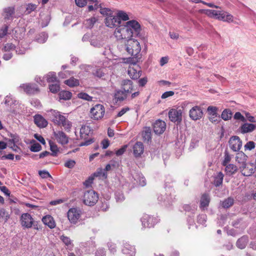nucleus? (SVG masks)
I'll list each match as a JSON object with an SVG mask.
<instances>
[{"mask_svg":"<svg viewBox=\"0 0 256 256\" xmlns=\"http://www.w3.org/2000/svg\"><path fill=\"white\" fill-rule=\"evenodd\" d=\"M208 12V16L210 18L229 23L234 22L233 16L226 12L210 10Z\"/></svg>","mask_w":256,"mask_h":256,"instance_id":"nucleus-1","label":"nucleus"},{"mask_svg":"<svg viewBox=\"0 0 256 256\" xmlns=\"http://www.w3.org/2000/svg\"><path fill=\"white\" fill-rule=\"evenodd\" d=\"M133 31H130L124 26H120L116 28L114 32V36L117 40H125L128 42L132 36Z\"/></svg>","mask_w":256,"mask_h":256,"instance_id":"nucleus-2","label":"nucleus"},{"mask_svg":"<svg viewBox=\"0 0 256 256\" xmlns=\"http://www.w3.org/2000/svg\"><path fill=\"white\" fill-rule=\"evenodd\" d=\"M126 50L132 56L138 55L141 50L140 42L134 38L128 39L126 44Z\"/></svg>","mask_w":256,"mask_h":256,"instance_id":"nucleus-3","label":"nucleus"},{"mask_svg":"<svg viewBox=\"0 0 256 256\" xmlns=\"http://www.w3.org/2000/svg\"><path fill=\"white\" fill-rule=\"evenodd\" d=\"M52 120L56 124L60 125L62 124L65 128L68 129L70 128L72 125L70 122L66 120L65 116L61 115L60 112L51 110Z\"/></svg>","mask_w":256,"mask_h":256,"instance_id":"nucleus-4","label":"nucleus"},{"mask_svg":"<svg viewBox=\"0 0 256 256\" xmlns=\"http://www.w3.org/2000/svg\"><path fill=\"white\" fill-rule=\"evenodd\" d=\"M90 114L94 120H101L104 116L105 108L101 104H96L90 108Z\"/></svg>","mask_w":256,"mask_h":256,"instance_id":"nucleus-5","label":"nucleus"},{"mask_svg":"<svg viewBox=\"0 0 256 256\" xmlns=\"http://www.w3.org/2000/svg\"><path fill=\"white\" fill-rule=\"evenodd\" d=\"M98 194L93 190H89L84 193V203L88 206H94L98 201Z\"/></svg>","mask_w":256,"mask_h":256,"instance_id":"nucleus-6","label":"nucleus"},{"mask_svg":"<svg viewBox=\"0 0 256 256\" xmlns=\"http://www.w3.org/2000/svg\"><path fill=\"white\" fill-rule=\"evenodd\" d=\"M90 132V128L88 126H82L80 131V139L84 141L79 144L80 146H88L92 144L94 141L92 138H88L89 134Z\"/></svg>","mask_w":256,"mask_h":256,"instance_id":"nucleus-7","label":"nucleus"},{"mask_svg":"<svg viewBox=\"0 0 256 256\" xmlns=\"http://www.w3.org/2000/svg\"><path fill=\"white\" fill-rule=\"evenodd\" d=\"M183 110L182 108H172L168 112V118L170 120L177 124L181 123L182 119Z\"/></svg>","mask_w":256,"mask_h":256,"instance_id":"nucleus-8","label":"nucleus"},{"mask_svg":"<svg viewBox=\"0 0 256 256\" xmlns=\"http://www.w3.org/2000/svg\"><path fill=\"white\" fill-rule=\"evenodd\" d=\"M81 215V210L80 209L74 208H70L67 212V216L69 221L74 224L77 223L80 219Z\"/></svg>","mask_w":256,"mask_h":256,"instance_id":"nucleus-9","label":"nucleus"},{"mask_svg":"<svg viewBox=\"0 0 256 256\" xmlns=\"http://www.w3.org/2000/svg\"><path fill=\"white\" fill-rule=\"evenodd\" d=\"M229 146L234 152H238L242 146V142L238 136H233L229 140Z\"/></svg>","mask_w":256,"mask_h":256,"instance_id":"nucleus-10","label":"nucleus"},{"mask_svg":"<svg viewBox=\"0 0 256 256\" xmlns=\"http://www.w3.org/2000/svg\"><path fill=\"white\" fill-rule=\"evenodd\" d=\"M140 68L138 64L130 65L128 70V74L134 80H136L140 77Z\"/></svg>","mask_w":256,"mask_h":256,"instance_id":"nucleus-11","label":"nucleus"},{"mask_svg":"<svg viewBox=\"0 0 256 256\" xmlns=\"http://www.w3.org/2000/svg\"><path fill=\"white\" fill-rule=\"evenodd\" d=\"M20 222L22 226L28 228L32 227L34 220L30 214L25 213L22 214Z\"/></svg>","mask_w":256,"mask_h":256,"instance_id":"nucleus-12","label":"nucleus"},{"mask_svg":"<svg viewBox=\"0 0 256 256\" xmlns=\"http://www.w3.org/2000/svg\"><path fill=\"white\" fill-rule=\"evenodd\" d=\"M240 169L242 175L246 176H251L256 170V168L252 164H246L240 166Z\"/></svg>","mask_w":256,"mask_h":256,"instance_id":"nucleus-13","label":"nucleus"},{"mask_svg":"<svg viewBox=\"0 0 256 256\" xmlns=\"http://www.w3.org/2000/svg\"><path fill=\"white\" fill-rule=\"evenodd\" d=\"M20 88L28 94H32L39 92L38 87L35 84H23L20 86Z\"/></svg>","mask_w":256,"mask_h":256,"instance_id":"nucleus-14","label":"nucleus"},{"mask_svg":"<svg viewBox=\"0 0 256 256\" xmlns=\"http://www.w3.org/2000/svg\"><path fill=\"white\" fill-rule=\"evenodd\" d=\"M166 129V123L161 120H156L153 124L154 132L156 134H162Z\"/></svg>","mask_w":256,"mask_h":256,"instance_id":"nucleus-15","label":"nucleus"},{"mask_svg":"<svg viewBox=\"0 0 256 256\" xmlns=\"http://www.w3.org/2000/svg\"><path fill=\"white\" fill-rule=\"evenodd\" d=\"M104 22L106 26L110 28H114L120 24V20L114 14L106 17Z\"/></svg>","mask_w":256,"mask_h":256,"instance_id":"nucleus-16","label":"nucleus"},{"mask_svg":"<svg viewBox=\"0 0 256 256\" xmlns=\"http://www.w3.org/2000/svg\"><path fill=\"white\" fill-rule=\"evenodd\" d=\"M190 117L194 120H200L203 115L201 108L198 106L192 108L189 112Z\"/></svg>","mask_w":256,"mask_h":256,"instance_id":"nucleus-17","label":"nucleus"},{"mask_svg":"<svg viewBox=\"0 0 256 256\" xmlns=\"http://www.w3.org/2000/svg\"><path fill=\"white\" fill-rule=\"evenodd\" d=\"M142 226L145 228H151L154 226L156 222V218L148 214H145L142 218Z\"/></svg>","mask_w":256,"mask_h":256,"instance_id":"nucleus-18","label":"nucleus"},{"mask_svg":"<svg viewBox=\"0 0 256 256\" xmlns=\"http://www.w3.org/2000/svg\"><path fill=\"white\" fill-rule=\"evenodd\" d=\"M130 31L134 30L136 32H139L140 30V26L136 20H131L127 22L124 24Z\"/></svg>","mask_w":256,"mask_h":256,"instance_id":"nucleus-19","label":"nucleus"},{"mask_svg":"<svg viewBox=\"0 0 256 256\" xmlns=\"http://www.w3.org/2000/svg\"><path fill=\"white\" fill-rule=\"evenodd\" d=\"M54 135L56 140L62 144H66L68 143V138L63 132L59 131L54 132Z\"/></svg>","mask_w":256,"mask_h":256,"instance_id":"nucleus-20","label":"nucleus"},{"mask_svg":"<svg viewBox=\"0 0 256 256\" xmlns=\"http://www.w3.org/2000/svg\"><path fill=\"white\" fill-rule=\"evenodd\" d=\"M123 92L126 94L131 93L133 90L132 82L129 80H123L122 82Z\"/></svg>","mask_w":256,"mask_h":256,"instance_id":"nucleus-21","label":"nucleus"},{"mask_svg":"<svg viewBox=\"0 0 256 256\" xmlns=\"http://www.w3.org/2000/svg\"><path fill=\"white\" fill-rule=\"evenodd\" d=\"M144 145L141 142H137L133 146L134 154L135 157H139L143 154Z\"/></svg>","mask_w":256,"mask_h":256,"instance_id":"nucleus-22","label":"nucleus"},{"mask_svg":"<svg viewBox=\"0 0 256 256\" xmlns=\"http://www.w3.org/2000/svg\"><path fill=\"white\" fill-rule=\"evenodd\" d=\"M256 128V124L244 123L240 127V131L242 134L250 132Z\"/></svg>","mask_w":256,"mask_h":256,"instance_id":"nucleus-23","label":"nucleus"},{"mask_svg":"<svg viewBox=\"0 0 256 256\" xmlns=\"http://www.w3.org/2000/svg\"><path fill=\"white\" fill-rule=\"evenodd\" d=\"M43 223L48 226L50 228H53L56 226V222L54 218L50 215H47L42 218Z\"/></svg>","mask_w":256,"mask_h":256,"instance_id":"nucleus-24","label":"nucleus"},{"mask_svg":"<svg viewBox=\"0 0 256 256\" xmlns=\"http://www.w3.org/2000/svg\"><path fill=\"white\" fill-rule=\"evenodd\" d=\"M34 123L40 128H44L47 126V121L41 116L37 115L34 118Z\"/></svg>","mask_w":256,"mask_h":256,"instance_id":"nucleus-25","label":"nucleus"},{"mask_svg":"<svg viewBox=\"0 0 256 256\" xmlns=\"http://www.w3.org/2000/svg\"><path fill=\"white\" fill-rule=\"evenodd\" d=\"M14 8L12 7H8L4 9L2 16L4 20H10L14 14Z\"/></svg>","mask_w":256,"mask_h":256,"instance_id":"nucleus-26","label":"nucleus"},{"mask_svg":"<svg viewBox=\"0 0 256 256\" xmlns=\"http://www.w3.org/2000/svg\"><path fill=\"white\" fill-rule=\"evenodd\" d=\"M246 158L247 156L242 152H239L236 154V160L241 164L240 166H242L246 164Z\"/></svg>","mask_w":256,"mask_h":256,"instance_id":"nucleus-27","label":"nucleus"},{"mask_svg":"<svg viewBox=\"0 0 256 256\" xmlns=\"http://www.w3.org/2000/svg\"><path fill=\"white\" fill-rule=\"evenodd\" d=\"M210 198L208 194H204L202 195L200 199V208H204L207 207L210 203Z\"/></svg>","mask_w":256,"mask_h":256,"instance_id":"nucleus-28","label":"nucleus"},{"mask_svg":"<svg viewBox=\"0 0 256 256\" xmlns=\"http://www.w3.org/2000/svg\"><path fill=\"white\" fill-rule=\"evenodd\" d=\"M115 14L120 21H126L130 19L128 14L123 10H117Z\"/></svg>","mask_w":256,"mask_h":256,"instance_id":"nucleus-29","label":"nucleus"},{"mask_svg":"<svg viewBox=\"0 0 256 256\" xmlns=\"http://www.w3.org/2000/svg\"><path fill=\"white\" fill-rule=\"evenodd\" d=\"M248 242V238L246 236H244L239 238L236 242V246L240 249L244 248Z\"/></svg>","mask_w":256,"mask_h":256,"instance_id":"nucleus-30","label":"nucleus"},{"mask_svg":"<svg viewBox=\"0 0 256 256\" xmlns=\"http://www.w3.org/2000/svg\"><path fill=\"white\" fill-rule=\"evenodd\" d=\"M64 83L70 87L76 86L80 84L79 80L74 77H71L70 78L66 80Z\"/></svg>","mask_w":256,"mask_h":256,"instance_id":"nucleus-31","label":"nucleus"},{"mask_svg":"<svg viewBox=\"0 0 256 256\" xmlns=\"http://www.w3.org/2000/svg\"><path fill=\"white\" fill-rule=\"evenodd\" d=\"M225 166V171L226 174L228 175L234 174L238 170L237 166L233 164H229Z\"/></svg>","mask_w":256,"mask_h":256,"instance_id":"nucleus-32","label":"nucleus"},{"mask_svg":"<svg viewBox=\"0 0 256 256\" xmlns=\"http://www.w3.org/2000/svg\"><path fill=\"white\" fill-rule=\"evenodd\" d=\"M122 252L125 254H130L132 256L135 252V248L134 246L126 244L124 248L122 250Z\"/></svg>","mask_w":256,"mask_h":256,"instance_id":"nucleus-33","label":"nucleus"},{"mask_svg":"<svg viewBox=\"0 0 256 256\" xmlns=\"http://www.w3.org/2000/svg\"><path fill=\"white\" fill-rule=\"evenodd\" d=\"M224 176L222 172H219L217 176L214 177V184L216 186H218L222 184Z\"/></svg>","mask_w":256,"mask_h":256,"instance_id":"nucleus-34","label":"nucleus"},{"mask_svg":"<svg viewBox=\"0 0 256 256\" xmlns=\"http://www.w3.org/2000/svg\"><path fill=\"white\" fill-rule=\"evenodd\" d=\"M58 96L60 99L66 100L71 98L72 94L68 91L62 90L59 93Z\"/></svg>","mask_w":256,"mask_h":256,"instance_id":"nucleus-35","label":"nucleus"},{"mask_svg":"<svg viewBox=\"0 0 256 256\" xmlns=\"http://www.w3.org/2000/svg\"><path fill=\"white\" fill-rule=\"evenodd\" d=\"M97 21V19L95 17H92L86 20L84 22V24L86 28H91L93 27L94 24Z\"/></svg>","mask_w":256,"mask_h":256,"instance_id":"nucleus-36","label":"nucleus"},{"mask_svg":"<svg viewBox=\"0 0 256 256\" xmlns=\"http://www.w3.org/2000/svg\"><path fill=\"white\" fill-rule=\"evenodd\" d=\"M49 144L50 146V150L52 152L51 155L54 156H56L59 152V149L57 145L51 140L49 142Z\"/></svg>","mask_w":256,"mask_h":256,"instance_id":"nucleus-37","label":"nucleus"},{"mask_svg":"<svg viewBox=\"0 0 256 256\" xmlns=\"http://www.w3.org/2000/svg\"><path fill=\"white\" fill-rule=\"evenodd\" d=\"M46 80L48 82H57L56 74L54 72H50L46 76Z\"/></svg>","mask_w":256,"mask_h":256,"instance_id":"nucleus-38","label":"nucleus"},{"mask_svg":"<svg viewBox=\"0 0 256 256\" xmlns=\"http://www.w3.org/2000/svg\"><path fill=\"white\" fill-rule=\"evenodd\" d=\"M10 217V214L5 209L3 208H0V219H2L4 222H6Z\"/></svg>","mask_w":256,"mask_h":256,"instance_id":"nucleus-39","label":"nucleus"},{"mask_svg":"<svg viewBox=\"0 0 256 256\" xmlns=\"http://www.w3.org/2000/svg\"><path fill=\"white\" fill-rule=\"evenodd\" d=\"M127 94L122 90L117 91L115 94V98L118 101H122L126 98Z\"/></svg>","mask_w":256,"mask_h":256,"instance_id":"nucleus-40","label":"nucleus"},{"mask_svg":"<svg viewBox=\"0 0 256 256\" xmlns=\"http://www.w3.org/2000/svg\"><path fill=\"white\" fill-rule=\"evenodd\" d=\"M234 202V199L230 197L224 200L222 202V205L224 208H229L233 205Z\"/></svg>","mask_w":256,"mask_h":256,"instance_id":"nucleus-41","label":"nucleus"},{"mask_svg":"<svg viewBox=\"0 0 256 256\" xmlns=\"http://www.w3.org/2000/svg\"><path fill=\"white\" fill-rule=\"evenodd\" d=\"M222 118L224 120H228L231 118L232 112L229 110H224L222 114Z\"/></svg>","mask_w":256,"mask_h":256,"instance_id":"nucleus-42","label":"nucleus"},{"mask_svg":"<svg viewBox=\"0 0 256 256\" xmlns=\"http://www.w3.org/2000/svg\"><path fill=\"white\" fill-rule=\"evenodd\" d=\"M99 8H100V12L102 14L106 16V17L109 16L114 14L112 10L108 8H102L101 6Z\"/></svg>","mask_w":256,"mask_h":256,"instance_id":"nucleus-43","label":"nucleus"},{"mask_svg":"<svg viewBox=\"0 0 256 256\" xmlns=\"http://www.w3.org/2000/svg\"><path fill=\"white\" fill-rule=\"evenodd\" d=\"M96 2H89L90 4H92L88 6L89 12L97 10L100 7V4L99 3V2L98 0H96Z\"/></svg>","mask_w":256,"mask_h":256,"instance_id":"nucleus-44","label":"nucleus"},{"mask_svg":"<svg viewBox=\"0 0 256 256\" xmlns=\"http://www.w3.org/2000/svg\"><path fill=\"white\" fill-rule=\"evenodd\" d=\"M140 58L139 55L134 56L133 58H127L126 62L130 64V65L137 64V62L140 60Z\"/></svg>","mask_w":256,"mask_h":256,"instance_id":"nucleus-45","label":"nucleus"},{"mask_svg":"<svg viewBox=\"0 0 256 256\" xmlns=\"http://www.w3.org/2000/svg\"><path fill=\"white\" fill-rule=\"evenodd\" d=\"M91 45L96 48H100L102 46L104 42L100 39H92L90 41Z\"/></svg>","mask_w":256,"mask_h":256,"instance_id":"nucleus-46","label":"nucleus"},{"mask_svg":"<svg viewBox=\"0 0 256 256\" xmlns=\"http://www.w3.org/2000/svg\"><path fill=\"white\" fill-rule=\"evenodd\" d=\"M78 98L82 99L84 100H86L87 101H92V97L89 96L88 94L85 92H80L78 94Z\"/></svg>","mask_w":256,"mask_h":256,"instance_id":"nucleus-47","label":"nucleus"},{"mask_svg":"<svg viewBox=\"0 0 256 256\" xmlns=\"http://www.w3.org/2000/svg\"><path fill=\"white\" fill-rule=\"evenodd\" d=\"M96 2V0H75L76 4L79 7L85 6L88 2Z\"/></svg>","mask_w":256,"mask_h":256,"instance_id":"nucleus-48","label":"nucleus"},{"mask_svg":"<svg viewBox=\"0 0 256 256\" xmlns=\"http://www.w3.org/2000/svg\"><path fill=\"white\" fill-rule=\"evenodd\" d=\"M142 136L145 140L148 141L151 139V130L150 128H146L142 134Z\"/></svg>","mask_w":256,"mask_h":256,"instance_id":"nucleus-49","label":"nucleus"},{"mask_svg":"<svg viewBox=\"0 0 256 256\" xmlns=\"http://www.w3.org/2000/svg\"><path fill=\"white\" fill-rule=\"evenodd\" d=\"M49 88L52 92L56 93L60 90V84H50L49 86Z\"/></svg>","mask_w":256,"mask_h":256,"instance_id":"nucleus-50","label":"nucleus"},{"mask_svg":"<svg viewBox=\"0 0 256 256\" xmlns=\"http://www.w3.org/2000/svg\"><path fill=\"white\" fill-rule=\"evenodd\" d=\"M256 144L253 141L248 142L244 146L245 150H251L254 148Z\"/></svg>","mask_w":256,"mask_h":256,"instance_id":"nucleus-51","label":"nucleus"},{"mask_svg":"<svg viewBox=\"0 0 256 256\" xmlns=\"http://www.w3.org/2000/svg\"><path fill=\"white\" fill-rule=\"evenodd\" d=\"M231 158V156L228 154V152L227 151H225L224 160L222 162V165L224 166H226L228 164L230 161Z\"/></svg>","mask_w":256,"mask_h":256,"instance_id":"nucleus-52","label":"nucleus"},{"mask_svg":"<svg viewBox=\"0 0 256 256\" xmlns=\"http://www.w3.org/2000/svg\"><path fill=\"white\" fill-rule=\"evenodd\" d=\"M48 34L44 32L40 34L39 37L38 38L37 40L40 43H44L46 42L48 38Z\"/></svg>","mask_w":256,"mask_h":256,"instance_id":"nucleus-53","label":"nucleus"},{"mask_svg":"<svg viewBox=\"0 0 256 256\" xmlns=\"http://www.w3.org/2000/svg\"><path fill=\"white\" fill-rule=\"evenodd\" d=\"M42 146L39 144L35 143L31 146L30 150L32 152H38L40 150Z\"/></svg>","mask_w":256,"mask_h":256,"instance_id":"nucleus-54","label":"nucleus"},{"mask_svg":"<svg viewBox=\"0 0 256 256\" xmlns=\"http://www.w3.org/2000/svg\"><path fill=\"white\" fill-rule=\"evenodd\" d=\"M15 46L12 44H7L2 48L4 52H10L11 50H14Z\"/></svg>","mask_w":256,"mask_h":256,"instance_id":"nucleus-55","label":"nucleus"},{"mask_svg":"<svg viewBox=\"0 0 256 256\" xmlns=\"http://www.w3.org/2000/svg\"><path fill=\"white\" fill-rule=\"evenodd\" d=\"M60 240L68 246L71 245L72 242L70 239L67 236H60Z\"/></svg>","mask_w":256,"mask_h":256,"instance_id":"nucleus-56","label":"nucleus"},{"mask_svg":"<svg viewBox=\"0 0 256 256\" xmlns=\"http://www.w3.org/2000/svg\"><path fill=\"white\" fill-rule=\"evenodd\" d=\"M38 174L42 178H52L50 174L46 170H40L38 172Z\"/></svg>","mask_w":256,"mask_h":256,"instance_id":"nucleus-57","label":"nucleus"},{"mask_svg":"<svg viewBox=\"0 0 256 256\" xmlns=\"http://www.w3.org/2000/svg\"><path fill=\"white\" fill-rule=\"evenodd\" d=\"M76 164V162L74 160H67L64 166L69 168H73Z\"/></svg>","mask_w":256,"mask_h":256,"instance_id":"nucleus-58","label":"nucleus"},{"mask_svg":"<svg viewBox=\"0 0 256 256\" xmlns=\"http://www.w3.org/2000/svg\"><path fill=\"white\" fill-rule=\"evenodd\" d=\"M94 74L99 78H101L104 76V72L103 71V70L99 68L96 70L94 72Z\"/></svg>","mask_w":256,"mask_h":256,"instance_id":"nucleus-59","label":"nucleus"},{"mask_svg":"<svg viewBox=\"0 0 256 256\" xmlns=\"http://www.w3.org/2000/svg\"><path fill=\"white\" fill-rule=\"evenodd\" d=\"M206 216L205 214L199 215L198 217V222L202 224H204L206 222Z\"/></svg>","mask_w":256,"mask_h":256,"instance_id":"nucleus-60","label":"nucleus"},{"mask_svg":"<svg viewBox=\"0 0 256 256\" xmlns=\"http://www.w3.org/2000/svg\"><path fill=\"white\" fill-rule=\"evenodd\" d=\"M74 74L73 72L65 71L64 72H60L58 74L59 76L62 78H65L67 77V75L70 76Z\"/></svg>","mask_w":256,"mask_h":256,"instance_id":"nucleus-61","label":"nucleus"},{"mask_svg":"<svg viewBox=\"0 0 256 256\" xmlns=\"http://www.w3.org/2000/svg\"><path fill=\"white\" fill-rule=\"evenodd\" d=\"M234 118L236 120H239L242 122L246 121L245 118L240 112H236L234 115Z\"/></svg>","mask_w":256,"mask_h":256,"instance_id":"nucleus-62","label":"nucleus"},{"mask_svg":"<svg viewBox=\"0 0 256 256\" xmlns=\"http://www.w3.org/2000/svg\"><path fill=\"white\" fill-rule=\"evenodd\" d=\"M218 108L213 106H210L208 108V111L210 115L216 114Z\"/></svg>","mask_w":256,"mask_h":256,"instance_id":"nucleus-63","label":"nucleus"},{"mask_svg":"<svg viewBox=\"0 0 256 256\" xmlns=\"http://www.w3.org/2000/svg\"><path fill=\"white\" fill-rule=\"evenodd\" d=\"M106 251L104 248H98L96 252V256H106Z\"/></svg>","mask_w":256,"mask_h":256,"instance_id":"nucleus-64","label":"nucleus"}]
</instances>
